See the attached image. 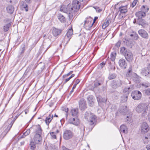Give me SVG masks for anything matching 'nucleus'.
<instances>
[{
	"label": "nucleus",
	"mask_w": 150,
	"mask_h": 150,
	"mask_svg": "<svg viewBox=\"0 0 150 150\" xmlns=\"http://www.w3.org/2000/svg\"><path fill=\"white\" fill-rule=\"evenodd\" d=\"M53 104H54V103H51L49 105H50V107H51L52 105H53Z\"/></svg>",
	"instance_id": "774afa93"
},
{
	"label": "nucleus",
	"mask_w": 150,
	"mask_h": 150,
	"mask_svg": "<svg viewBox=\"0 0 150 150\" xmlns=\"http://www.w3.org/2000/svg\"><path fill=\"white\" fill-rule=\"evenodd\" d=\"M25 114L28 113L29 112L28 109H26L25 110Z\"/></svg>",
	"instance_id": "69168bd1"
},
{
	"label": "nucleus",
	"mask_w": 150,
	"mask_h": 150,
	"mask_svg": "<svg viewBox=\"0 0 150 150\" xmlns=\"http://www.w3.org/2000/svg\"><path fill=\"white\" fill-rule=\"evenodd\" d=\"M93 7L96 9V11L98 13H100L102 11V10L101 9L97 6H94Z\"/></svg>",
	"instance_id": "49530a36"
},
{
	"label": "nucleus",
	"mask_w": 150,
	"mask_h": 150,
	"mask_svg": "<svg viewBox=\"0 0 150 150\" xmlns=\"http://www.w3.org/2000/svg\"><path fill=\"white\" fill-rule=\"evenodd\" d=\"M50 116L51 117H47L45 120L46 124L47 125H48L49 124V123L52 120V116L51 117L50 115Z\"/></svg>",
	"instance_id": "e433bc0d"
},
{
	"label": "nucleus",
	"mask_w": 150,
	"mask_h": 150,
	"mask_svg": "<svg viewBox=\"0 0 150 150\" xmlns=\"http://www.w3.org/2000/svg\"><path fill=\"white\" fill-rule=\"evenodd\" d=\"M42 130L39 125L36 126L34 132V135L33 140L34 142L31 141L30 142V149L34 150L36 148L35 144H38L42 141Z\"/></svg>",
	"instance_id": "f257e3e1"
},
{
	"label": "nucleus",
	"mask_w": 150,
	"mask_h": 150,
	"mask_svg": "<svg viewBox=\"0 0 150 150\" xmlns=\"http://www.w3.org/2000/svg\"><path fill=\"white\" fill-rule=\"evenodd\" d=\"M19 115H16L14 118V120H13L10 124L8 125L6 129L4 131L2 132L1 134L0 135V139H3L4 137L6 136L7 133L10 130L13 124L15 121L18 117Z\"/></svg>",
	"instance_id": "39448f33"
},
{
	"label": "nucleus",
	"mask_w": 150,
	"mask_h": 150,
	"mask_svg": "<svg viewBox=\"0 0 150 150\" xmlns=\"http://www.w3.org/2000/svg\"><path fill=\"white\" fill-rule=\"evenodd\" d=\"M23 5V8H25V10L26 11H28V6L27 5H25V6H24V5Z\"/></svg>",
	"instance_id": "4d7b16f0"
},
{
	"label": "nucleus",
	"mask_w": 150,
	"mask_h": 150,
	"mask_svg": "<svg viewBox=\"0 0 150 150\" xmlns=\"http://www.w3.org/2000/svg\"><path fill=\"white\" fill-rule=\"evenodd\" d=\"M72 72H73L72 71H70L69 73H68L66 75L67 76H68L70 74H71L72 73Z\"/></svg>",
	"instance_id": "0e129e2a"
},
{
	"label": "nucleus",
	"mask_w": 150,
	"mask_h": 150,
	"mask_svg": "<svg viewBox=\"0 0 150 150\" xmlns=\"http://www.w3.org/2000/svg\"><path fill=\"white\" fill-rule=\"evenodd\" d=\"M58 18L62 23H64L65 22V17L61 14H59L58 15Z\"/></svg>",
	"instance_id": "bb28decb"
},
{
	"label": "nucleus",
	"mask_w": 150,
	"mask_h": 150,
	"mask_svg": "<svg viewBox=\"0 0 150 150\" xmlns=\"http://www.w3.org/2000/svg\"><path fill=\"white\" fill-rule=\"evenodd\" d=\"M139 38L138 35L137 34H134V39L135 40H137Z\"/></svg>",
	"instance_id": "5fc2aeb1"
},
{
	"label": "nucleus",
	"mask_w": 150,
	"mask_h": 150,
	"mask_svg": "<svg viewBox=\"0 0 150 150\" xmlns=\"http://www.w3.org/2000/svg\"><path fill=\"white\" fill-rule=\"evenodd\" d=\"M98 18V17H97L96 16L94 17V18L93 20V22H92L93 24H94V23H95L96 21V20Z\"/></svg>",
	"instance_id": "13d9d810"
},
{
	"label": "nucleus",
	"mask_w": 150,
	"mask_h": 150,
	"mask_svg": "<svg viewBox=\"0 0 150 150\" xmlns=\"http://www.w3.org/2000/svg\"><path fill=\"white\" fill-rule=\"evenodd\" d=\"M62 150H72L71 149H70L67 148L64 146H63L62 147Z\"/></svg>",
	"instance_id": "bf43d9fd"
},
{
	"label": "nucleus",
	"mask_w": 150,
	"mask_h": 150,
	"mask_svg": "<svg viewBox=\"0 0 150 150\" xmlns=\"http://www.w3.org/2000/svg\"><path fill=\"white\" fill-rule=\"evenodd\" d=\"M79 128L80 130V133L83 134L85 131L84 126L83 125L81 124L79 126Z\"/></svg>",
	"instance_id": "c756f323"
},
{
	"label": "nucleus",
	"mask_w": 150,
	"mask_h": 150,
	"mask_svg": "<svg viewBox=\"0 0 150 150\" xmlns=\"http://www.w3.org/2000/svg\"><path fill=\"white\" fill-rule=\"evenodd\" d=\"M88 103L92 104L93 103V99L92 96H89L87 98Z\"/></svg>",
	"instance_id": "f704fd0d"
},
{
	"label": "nucleus",
	"mask_w": 150,
	"mask_h": 150,
	"mask_svg": "<svg viewBox=\"0 0 150 150\" xmlns=\"http://www.w3.org/2000/svg\"><path fill=\"white\" fill-rule=\"evenodd\" d=\"M141 10L146 13L149 10V8L147 6H143L141 8Z\"/></svg>",
	"instance_id": "c85d7f7f"
},
{
	"label": "nucleus",
	"mask_w": 150,
	"mask_h": 150,
	"mask_svg": "<svg viewBox=\"0 0 150 150\" xmlns=\"http://www.w3.org/2000/svg\"><path fill=\"white\" fill-rule=\"evenodd\" d=\"M71 7V4H69L66 6L65 5H62L60 8V10L61 11L64 13H67L69 14V17L70 18H71L70 16L71 15L70 10L69 9H70Z\"/></svg>",
	"instance_id": "0eeeda50"
},
{
	"label": "nucleus",
	"mask_w": 150,
	"mask_h": 150,
	"mask_svg": "<svg viewBox=\"0 0 150 150\" xmlns=\"http://www.w3.org/2000/svg\"><path fill=\"white\" fill-rule=\"evenodd\" d=\"M132 90V88L129 87L128 88H125V91L127 93H129V92L131 91Z\"/></svg>",
	"instance_id": "37998d69"
},
{
	"label": "nucleus",
	"mask_w": 150,
	"mask_h": 150,
	"mask_svg": "<svg viewBox=\"0 0 150 150\" xmlns=\"http://www.w3.org/2000/svg\"><path fill=\"white\" fill-rule=\"evenodd\" d=\"M11 23H9L4 25L3 26V29L4 32H6L8 31L11 25Z\"/></svg>",
	"instance_id": "5701e85b"
},
{
	"label": "nucleus",
	"mask_w": 150,
	"mask_h": 150,
	"mask_svg": "<svg viewBox=\"0 0 150 150\" xmlns=\"http://www.w3.org/2000/svg\"><path fill=\"white\" fill-rule=\"evenodd\" d=\"M92 18L91 17H87L86 18L83 25L86 27L91 28L93 24L92 23Z\"/></svg>",
	"instance_id": "1a4fd4ad"
},
{
	"label": "nucleus",
	"mask_w": 150,
	"mask_h": 150,
	"mask_svg": "<svg viewBox=\"0 0 150 150\" xmlns=\"http://www.w3.org/2000/svg\"><path fill=\"white\" fill-rule=\"evenodd\" d=\"M126 64L125 60L124 59H121L119 61V64L122 68H126Z\"/></svg>",
	"instance_id": "a211bd4d"
},
{
	"label": "nucleus",
	"mask_w": 150,
	"mask_h": 150,
	"mask_svg": "<svg viewBox=\"0 0 150 150\" xmlns=\"http://www.w3.org/2000/svg\"><path fill=\"white\" fill-rule=\"evenodd\" d=\"M59 138L60 142L61 141V137L60 134L59 135Z\"/></svg>",
	"instance_id": "338daca9"
},
{
	"label": "nucleus",
	"mask_w": 150,
	"mask_h": 150,
	"mask_svg": "<svg viewBox=\"0 0 150 150\" xmlns=\"http://www.w3.org/2000/svg\"><path fill=\"white\" fill-rule=\"evenodd\" d=\"M142 95L141 92L138 91H133L131 94L132 98L135 100H138L141 99Z\"/></svg>",
	"instance_id": "6e6552de"
},
{
	"label": "nucleus",
	"mask_w": 150,
	"mask_h": 150,
	"mask_svg": "<svg viewBox=\"0 0 150 150\" xmlns=\"http://www.w3.org/2000/svg\"><path fill=\"white\" fill-rule=\"evenodd\" d=\"M116 53L113 52L111 53L110 55V59L112 61H114L115 59Z\"/></svg>",
	"instance_id": "7c9ffc66"
},
{
	"label": "nucleus",
	"mask_w": 150,
	"mask_h": 150,
	"mask_svg": "<svg viewBox=\"0 0 150 150\" xmlns=\"http://www.w3.org/2000/svg\"><path fill=\"white\" fill-rule=\"evenodd\" d=\"M52 33L54 36L56 37V28H54L52 29Z\"/></svg>",
	"instance_id": "c03bdc74"
},
{
	"label": "nucleus",
	"mask_w": 150,
	"mask_h": 150,
	"mask_svg": "<svg viewBox=\"0 0 150 150\" xmlns=\"http://www.w3.org/2000/svg\"><path fill=\"white\" fill-rule=\"evenodd\" d=\"M150 141V133H149L148 134L147 136L146 137Z\"/></svg>",
	"instance_id": "052dcab7"
},
{
	"label": "nucleus",
	"mask_w": 150,
	"mask_h": 150,
	"mask_svg": "<svg viewBox=\"0 0 150 150\" xmlns=\"http://www.w3.org/2000/svg\"><path fill=\"white\" fill-rule=\"evenodd\" d=\"M145 94L149 96L150 95V88L145 90L144 91Z\"/></svg>",
	"instance_id": "4c0bfd02"
},
{
	"label": "nucleus",
	"mask_w": 150,
	"mask_h": 150,
	"mask_svg": "<svg viewBox=\"0 0 150 150\" xmlns=\"http://www.w3.org/2000/svg\"><path fill=\"white\" fill-rule=\"evenodd\" d=\"M6 9L7 12L10 14L12 13L14 11V7L11 5L8 6H7Z\"/></svg>",
	"instance_id": "b1692460"
},
{
	"label": "nucleus",
	"mask_w": 150,
	"mask_h": 150,
	"mask_svg": "<svg viewBox=\"0 0 150 150\" xmlns=\"http://www.w3.org/2000/svg\"><path fill=\"white\" fill-rule=\"evenodd\" d=\"M107 21L104 23V24L103 25V26H105V28L106 27H107L110 23L111 20L109 18H107Z\"/></svg>",
	"instance_id": "2f4dec72"
},
{
	"label": "nucleus",
	"mask_w": 150,
	"mask_h": 150,
	"mask_svg": "<svg viewBox=\"0 0 150 150\" xmlns=\"http://www.w3.org/2000/svg\"><path fill=\"white\" fill-rule=\"evenodd\" d=\"M100 85V83L98 81H96L95 82L94 86H95V87H97V86H99Z\"/></svg>",
	"instance_id": "864d4df0"
},
{
	"label": "nucleus",
	"mask_w": 150,
	"mask_h": 150,
	"mask_svg": "<svg viewBox=\"0 0 150 150\" xmlns=\"http://www.w3.org/2000/svg\"><path fill=\"white\" fill-rule=\"evenodd\" d=\"M146 148L148 150H150V145H147L146 146Z\"/></svg>",
	"instance_id": "e2e57ef3"
},
{
	"label": "nucleus",
	"mask_w": 150,
	"mask_h": 150,
	"mask_svg": "<svg viewBox=\"0 0 150 150\" xmlns=\"http://www.w3.org/2000/svg\"><path fill=\"white\" fill-rule=\"evenodd\" d=\"M135 15L138 18H142L145 16L146 13L141 10L140 11L137 12L135 13Z\"/></svg>",
	"instance_id": "2eb2a0df"
},
{
	"label": "nucleus",
	"mask_w": 150,
	"mask_h": 150,
	"mask_svg": "<svg viewBox=\"0 0 150 150\" xmlns=\"http://www.w3.org/2000/svg\"><path fill=\"white\" fill-rule=\"evenodd\" d=\"M86 102L83 99H81L79 101V108L81 110H83L86 108Z\"/></svg>",
	"instance_id": "ddd939ff"
},
{
	"label": "nucleus",
	"mask_w": 150,
	"mask_h": 150,
	"mask_svg": "<svg viewBox=\"0 0 150 150\" xmlns=\"http://www.w3.org/2000/svg\"><path fill=\"white\" fill-rule=\"evenodd\" d=\"M50 134L52 139H55L56 138V135L55 132H51L50 133Z\"/></svg>",
	"instance_id": "79ce46f5"
},
{
	"label": "nucleus",
	"mask_w": 150,
	"mask_h": 150,
	"mask_svg": "<svg viewBox=\"0 0 150 150\" xmlns=\"http://www.w3.org/2000/svg\"><path fill=\"white\" fill-rule=\"evenodd\" d=\"M73 135L72 132L70 130H65L64 133V138L66 139H69L72 137Z\"/></svg>",
	"instance_id": "9b49d317"
},
{
	"label": "nucleus",
	"mask_w": 150,
	"mask_h": 150,
	"mask_svg": "<svg viewBox=\"0 0 150 150\" xmlns=\"http://www.w3.org/2000/svg\"><path fill=\"white\" fill-rule=\"evenodd\" d=\"M150 70L148 68H146L143 69L142 70V74L145 76H147L148 74L150 73Z\"/></svg>",
	"instance_id": "393cba45"
},
{
	"label": "nucleus",
	"mask_w": 150,
	"mask_h": 150,
	"mask_svg": "<svg viewBox=\"0 0 150 150\" xmlns=\"http://www.w3.org/2000/svg\"><path fill=\"white\" fill-rule=\"evenodd\" d=\"M80 81V80L79 79H77L75 81V84L73 85V87L72 88V89L71 91H70V94H71V93L73 92L74 90L76 87V85L79 83Z\"/></svg>",
	"instance_id": "cd10ccee"
},
{
	"label": "nucleus",
	"mask_w": 150,
	"mask_h": 150,
	"mask_svg": "<svg viewBox=\"0 0 150 150\" xmlns=\"http://www.w3.org/2000/svg\"><path fill=\"white\" fill-rule=\"evenodd\" d=\"M122 99L121 100L122 102H126L127 100V96H123L122 97Z\"/></svg>",
	"instance_id": "a19ab883"
},
{
	"label": "nucleus",
	"mask_w": 150,
	"mask_h": 150,
	"mask_svg": "<svg viewBox=\"0 0 150 150\" xmlns=\"http://www.w3.org/2000/svg\"><path fill=\"white\" fill-rule=\"evenodd\" d=\"M56 144H50L49 146V148L50 150H56Z\"/></svg>",
	"instance_id": "473e14b6"
},
{
	"label": "nucleus",
	"mask_w": 150,
	"mask_h": 150,
	"mask_svg": "<svg viewBox=\"0 0 150 150\" xmlns=\"http://www.w3.org/2000/svg\"><path fill=\"white\" fill-rule=\"evenodd\" d=\"M78 109H73L71 110V113L73 116L77 117L78 114Z\"/></svg>",
	"instance_id": "a878e982"
},
{
	"label": "nucleus",
	"mask_w": 150,
	"mask_h": 150,
	"mask_svg": "<svg viewBox=\"0 0 150 150\" xmlns=\"http://www.w3.org/2000/svg\"><path fill=\"white\" fill-rule=\"evenodd\" d=\"M73 34V30L72 28L70 29L67 31L66 35L65 36V38L66 39L67 38V39H68L69 40L71 38V35Z\"/></svg>",
	"instance_id": "aec40b11"
},
{
	"label": "nucleus",
	"mask_w": 150,
	"mask_h": 150,
	"mask_svg": "<svg viewBox=\"0 0 150 150\" xmlns=\"http://www.w3.org/2000/svg\"><path fill=\"white\" fill-rule=\"evenodd\" d=\"M142 86L145 88H147L149 86V84L148 83L144 82L142 83Z\"/></svg>",
	"instance_id": "58836bf2"
},
{
	"label": "nucleus",
	"mask_w": 150,
	"mask_h": 150,
	"mask_svg": "<svg viewBox=\"0 0 150 150\" xmlns=\"http://www.w3.org/2000/svg\"><path fill=\"white\" fill-rule=\"evenodd\" d=\"M74 76V74H72L69 78L66 79H65V82H67L70 79L73 77Z\"/></svg>",
	"instance_id": "de8ad7c7"
},
{
	"label": "nucleus",
	"mask_w": 150,
	"mask_h": 150,
	"mask_svg": "<svg viewBox=\"0 0 150 150\" xmlns=\"http://www.w3.org/2000/svg\"><path fill=\"white\" fill-rule=\"evenodd\" d=\"M62 31V29H57V35H60Z\"/></svg>",
	"instance_id": "3c124183"
},
{
	"label": "nucleus",
	"mask_w": 150,
	"mask_h": 150,
	"mask_svg": "<svg viewBox=\"0 0 150 150\" xmlns=\"http://www.w3.org/2000/svg\"><path fill=\"white\" fill-rule=\"evenodd\" d=\"M132 73V70L131 68L130 67L129 69L128 72L126 74V76L128 77H130L131 76Z\"/></svg>",
	"instance_id": "c9c22d12"
},
{
	"label": "nucleus",
	"mask_w": 150,
	"mask_h": 150,
	"mask_svg": "<svg viewBox=\"0 0 150 150\" xmlns=\"http://www.w3.org/2000/svg\"><path fill=\"white\" fill-rule=\"evenodd\" d=\"M122 84V82L121 80H114L111 84V86L112 88L116 89L118 87L120 86Z\"/></svg>",
	"instance_id": "f8f14e48"
},
{
	"label": "nucleus",
	"mask_w": 150,
	"mask_h": 150,
	"mask_svg": "<svg viewBox=\"0 0 150 150\" xmlns=\"http://www.w3.org/2000/svg\"><path fill=\"white\" fill-rule=\"evenodd\" d=\"M61 110L63 111H64L66 112V115H67V112L68 110V108H67L66 107L64 106L61 108Z\"/></svg>",
	"instance_id": "ea45409f"
},
{
	"label": "nucleus",
	"mask_w": 150,
	"mask_h": 150,
	"mask_svg": "<svg viewBox=\"0 0 150 150\" xmlns=\"http://www.w3.org/2000/svg\"><path fill=\"white\" fill-rule=\"evenodd\" d=\"M84 118L87 120L89 124L91 126V129L90 130H91L96 125V116L91 113L90 112H87L85 113Z\"/></svg>",
	"instance_id": "f03ea898"
},
{
	"label": "nucleus",
	"mask_w": 150,
	"mask_h": 150,
	"mask_svg": "<svg viewBox=\"0 0 150 150\" xmlns=\"http://www.w3.org/2000/svg\"><path fill=\"white\" fill-rule=\"evenodd\" d=\"M121 42L120 41H118L116 44L115 45L117 47H119L120 45Z\"/></svg>",
	"instance_id": "6e6d98bb"
},
{
	"label": "nucleus",
	"mask_w": 150,
	"mask_h": 150,
	"mask_svg": "<svg viewBox=\"0 0 150 150\" xmlns=\"http://www.w3.org/2000/svg\"><path fill=\"white\" fill-rule=\"evenodd\" d=\"M120 52L122 54L124 55L127 61L130 62L133 59V54L130 50H127L125 47H122L121 48Z\"/></svg>",
	"instance_id": "7ed1b4c3"
},
{
	"label": "nucleus",
	"mask_w": 150,
	"mask_h": 150,
	"mask_svg": "<svg viewBox=\"0 0 150 150\" xmlns=\"http://www.w3.org/2000/svg\"><path fill=\"white\" fill-rule=\"evenodd\" d=\"M120 131L121 133H127V129L126 126L124 125H121L120 127Z\"/></svg>",
	"instance_id": "4be33fe9"
},
{
	"label": "nucleus",
	"mask_w": 150,
	"mask_h": 150,
	"mask_svg": "<svg viewBox=\"0 0 150 150\" xmlns=\"http://www.w3.org/2000/svg\"><path fill=\"white\" fill-rule=\"evenodd\" d=\"M71 7L69 9L70 10L71 15L70 16L72 18L75 15V13L80 8V4L78 1L74 0L73 1L72 5L71 4Z\"/></svg>",
	"instance_id": "20e7f679"
},
{
	"label": "nucleus",
	"mask_w": 150,
	"mask_h": 150,
	"mask_svg": "<svg viewBox=\"0 0 150 150\" xmlns=\"http://www.w3.org/2000/svg\"><path fill=\"white\" fill-rule=\"evenodd\" d=\"M116 75L114 73H110L109 74L108 79L110 80H112L114 79L116 77Z\"/></svg>",
	"instance_id": "72a5a7b5"
},
{
	"label": "nucleus",
	"mask_w": 150,
	"mask_h": 150,
	"mask_svg": "<svg viewBox=\"0 0 150 150\" xmlns=\"http://www.w3.org/2000/svg\"><path fill=\"white\" fill-rule=\"evenodd\" d=\"M105 63L104 62H102L100 64V66H101V68H102L105 65Z\"/></svg>",
	"instance_id": "680f3d73"
},
{
	"label": "nucleus",
	"mask_w": 150,
	"mask_h": 150,
	"mask_svg": "<svg viewBox=\"0 0 150 150\" xmlns=\"http://www.w3.org/2000/svg\"><path fill=\"white\" fill-rule=\"evenodd\" d=\"M119 11H120V13H125L127 11L126 6H121L119 8Z\"/></svg>",
	"instance_id": "412c9836"
},
{
	"label": "nucleus",
	"mask_w": 150,
	"mask_h": 150,
	"mask_svg": "<svg viewBox=\"0 0 150 150\" xmlns=\"http://www.w3.org/2000/svg\"><path fill=\"white\" fill-rule=\"evenodd\" d=\"M30 129H27V131L24 133V135L25 136L28 135L30 133Z\"/></svg>",
	"instance_id": "8fccbe9b"
},
{
	"label": "nucleus",
	"mask_w": 150,
	"mask_h": 150,
	"mask_svg": "<svg viewBox=\"0 0 150 150\" xmlns=\"http://www.w3.org/2000/svg\"><path fill=\"white\" fill-rule=\"evenodd\" d=\"M148 107L146 104H139L136 107V110L139 113L142 112L143 114L145 113L146 110L147 109Z\"/></svg>",
	"instance_id": "423d86ee"
},
{
	"label": "nucleus",
	"mask_w": 150,
	"mask_h": 150,
	"mask_svg": "<svg viewBox=\"0 0 150 150\" xmlns=\"http://www.w3.org/2000/svg\"><path fill=\"white\" fill-rule=\"evenodd\" d=\"M70 122L71 123H72L75 125H78L79 123V120L76 117L73 118H71L70 119Z\"/></svg>",
	"instance_id": "dca6fc26"
},
{
	"label": "nucleus",
	"mask_w": 150,
	"mask_h": 150,
	"mask_svg": "<svg viewBox=\"0 0 150 150\" xmlns=\"http://www.w3.org/2000/svg\"><path fill=\"white\" fill-rule=\"evenodd\" d=\"M137 23L138 24L141 25L143 27H145L146 25L145 20L142 18H138L137 20Z\"/></svg>",
	"instance_id": "f3484780"
},
{
	"label": "nucleus",
	"mask_w": 150,
	"mask_h": 150,
	"mask_svg": "<svg viewBox=\"0 0 150 150\" xmlns=\"http://www.w3.org/2000/svg\"><path fill=\"white\" fill-rule=\"evenodd\" d=\"M119 111L120 113L125 114L127 112V107L126 106H121L119 109Z\"/></svg>",
	"instance_id": "6ab92c4d"
},
{
	"label": "nucleus",
	"mask_w": 150,
	"mask_h": 150,
	"mask_svg": "<svg viewBox=\"0 0 150 150\" xmlns=\"http://www.w3.org/2000/svg\"><path fill=\"white\" fill-rule=\"evenodd\" d=\"M137 2V0H134L132 4L131 5V6L132 7H133L136 5Z\"/></svg>",
	"instance_id": "09e8293b"
},
{
	"label": "nucleus",
	"mask_w": 150,
	"mask_h": 150,
	"mask_svg": "<svg viewBox=\"0 0 150 150\" xmlns=\"http://www.w3.org/2000/svg\"><path fill=\"white\" fill-rule=\"evenodd\" d=\"M25 51V48L24 47H23L21 48V49L20 50V54H22Z\"/></svg>",
	"instance_id": "603ef678"
},
{
	"label": "nucleus",
	"mask_w": 150,
	"mask_h": 150,
	"mask_svg": "<svg viewBox=\"0 0 150 150\" xmlns=\"http://www.w3.org/2000/svg\"><path fill=\"white\" fill-rule=\"evenodd\" d=\"M149 130V127L146 123L143 122L141 127V131L142 134H145Z\"/></svg>",
	"instance_id": "9d476101"
},
{
	"label": "nucleus",
	"mask_w": 150,
	"mask_h": 150,
	"mask_svg": "<svg viewBox=\"0 0 150 150\" xmlns=\"http://www.w3.org/2000/svg\"><path fill=\"white\" fill-rule=\"evenodd\" d=\"M138 33L143 38L146 39L148 38V34L144 30L140 29L138 31Z\"/></svg>",
	"instance_id": "4468645a"
},
{
	"label": "nucleus",
	"mask_w": 150,
	"mask_h": 150,
	"mask_svg": "<svg viewBox=\"0 0 150 150\" xmlns=\"http://www.w3.org/2000/svg\"><path fill=\"white\" fill-rule=\"evenodd\" d=\"M143 141L144 144H147L150 141L146 137H145L144 138H143Z\"/></svg>",
	"instance_id": "a18cd8bd"
}]
</instances>
